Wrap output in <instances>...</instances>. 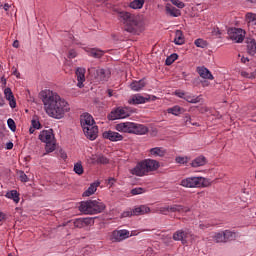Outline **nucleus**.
<instances>
[{
	"label": "nucleus",
	"mask_w": 256,
	"mask_h": 256,
	"mask_svg": "<svg viewBox=\"0 0 256 256\" xmlns=\"http://www.w3.org/2000/svg\"><path fill=\"white\" fill-rule=\"evenodd\" d=\"M167 113H170L171 115H175V117H179V115H183V113H185V109L179 105H176L171 108H168Z\"/></svg>",
	"instance_id": "b1692460"
},
{
	"label": "nucleus",
	"mask_w": 256,
	"mask_h": 256,
	"mask_svg": "<svg viewBox=\"0 0 256 256\" xmlns=\"http://www.w3.org/2000/svg\"><path fill=\"white\" fill-rule=\"evenodd\" d=\"M85 73L86 70L85 68H77L76 69V79H77V87H79V89H83V87H85V85L83 83H85Z\"/></svg>",
	"instance_id": "dca6fc26"
},
{
	"label": "nucleus",
	"mask_w": 256,
	"mask_h": 256,
	"mask_svg": "<svg viewBox=\"0 0 256 256\" xmlns=\"http://www.w3.org/2000/svg\"><path fill=\"white\" fill-rule=\"evenodd\" d=\"M166 153L163 147H155L149 150V157H165Z\"/></svg>",
	"instance_id": "aec40b11"
},
{
	"label": "nucleus",
	"mask_w": 256,
	"mask_h": 256,
	"mask_svg": "<svg viewBox=\"0 0 256 256\" xmlns=\"http://www.w3.org/2000/svg\"><path fill=\"white\" fill-rule=\"evenodd\" d=\"M39 139L42 143H46L45 150L47 153H53L55 151V135L53 134V129L40 132Z\"/></svg>",
	"instance_id": "39448f33"
},
{
	"label": "nucleus",
	"mask_w": 256,
	"mask_h": 256,
	"mask_svg": "<svg viewBox=\"0 0 256 256\" xmlns=\"http://www.w3.org/2000/svg\"><path fill=\"white\" fill-rule=\"evenodd\" d=\"M175 162L178 163L179 165H186V163L189 162V158L178 156L175 158Z\"/></svg>",
	"instance_id": "a19ab883"
},
{
	"label": "nucleus",
	"mask_w": 256,
	"mask_h": 256,
	"mask_svg": "<svg viewBox=\"0 0 256 256\" xmlns=\"http://www.w3.org/2000/svg\"><path fill=\"white\" fill-rule=\"evenodd\" d=\"M74 173H76L77 175H83L84 170L83 164H81V162H77L76 164H74Z\"/></svg>",
	"instance_id": "4c0bfd02"
},
{
	"label": "nucleus",
	"mask_w": 256,
	"mask_h": 256,
	"mask_svg": "<svg viewBox=\"0 0 256 256\" xmlns=\"http://www.w3.org/2000/svg\"><path fill=\"white\" fill-rule=\"evenodd\" d=\"M19 179L22 183H27L29 182V177H27V174H25V172L20 171L19 172Z\"/></svg>",
	"instance_id": "a18cd8bd"
},
{
	"label": "nucleus",
	"mask_w": 256,
	"mask_h": 256,
	"mask_svg": "<svg viewBox=\"0 0 256 256\" xmlns=\"http://www.w3.org/2000/svg\"><path fill=\"white\" fill-rule=\"evenodd\" d=\"M139 233H137V231H132L130 234V237H134L135 235H138Z\"/></svg>",
	"instance_id": "338daca9"
},
{
	"label": "nucleus",
	"mask_w": 256,
	"mask_h": 256,
	"mask_svg": "<svg viewBox=\"0 0 256 256\" xmlns=\"http://www.w3.org/2000/svg\"><path fill=\"white\" fill-rule=\"evenodd\" d=\"M96 163H100L102 165H107V163H109V159H107V157H105V156H98L96 159Z\"/></svg>",
	"instance_id": "37998d69"
},
{
	"label": "nucleus",
	"mask_w": 256,
	"mask_h": 256,
	"mask_svg": "<svg viewBox=\"0 0 256 256\" xmlns=\"http://www.w3.org/2000/svg\"><path fill=\"white\" fill-rule=\"evenodd\" d=\"M131 237V232L126 229L122 230H114L111 235L112 241L115 243H121V241H125V239H129Z\"/></svg>",
	"instance_id": "6e6552de"
},
{
	"label": "nucleus",
	"mask_w": 256,
	"mask_h": 256,
	"mask_svg": "<svg viewBox=\"0 0 256 256\" xmlns=\"http://www.w3.org/2000/svg\"><path fill=\"white\" fill-rule=\"evenodd\" d=\"M237 237V234L233 231H230V230H225L224 231V239L227 243V241H233L235 240Z\"/></svg>",
	"instance_id": "72a5a7b5"
},
{
	"label": "nucleus",
	"mask_w": 256,
	"mask_h": 256,
	"mask_svg": "<svg viewBox=\"0 0 256 256\" xmlns=\"http://www.w3.org/2000/svg\"><path fill=\"white\" fill-rule=\"evenodd\" d=\"M31 125L34 129H41V122H39L38 120L33 119L31 121Z\"/></svg>",
	"instance_id": "3c124183"
},
{
	"label": "nucleus",
	"mask_w": 256,
	"mask_h": 256,
	"mask_svg": "<svg viewBox=\"0 0 256 256\" xmlns=\"http://www.w3.org/2000/svg\"><path fill=\"white\" fill-rule=\"evenodd\" d=\"M205 178L203 177H188L181 180L180 185L186 189H195L203 187Z\"/></svg>",
	"instance_id": "423d86ee"
},
{
	"label": "nucleus",
	"mask_w": 256,
	"mask_h": 256,
	"mask_svg": "<svg viewBox=\"0 0 256 256\" xmlns=\"http://www.w3.org/2000/svg\"><path fill=\"white\" fill-rule=\"evenodd\" d=\"M191 209L189 207H185L180 204H172L170 205V213H189Z\"/></svg>",
	"instance_id": "412c9836"
},
{
	"label": "nucleus",
	"mask_w": 256,
	"mask_h": 256,
	"mask_svg": "<svg viewBox=\"0 0 256 256\" xmlns=\"http://www.w3.org/2000/svg\"><path fill=\"white\" fill-rule=\"evenodd\" d=\"M116 182L117 180L115 178H109L107 185H109V187H113V185H115Z\"/></svg>",
	"instance_id": "4d7b16f0"
},
{
	"label": "nucleus",
	"mask_w": 256,
	"mask_h": 256,
	"mask_svg": "<svg viewBox=\"0 0 256 256\" xmlns=\"http://www.w3.org/2000/svg\"><path fill=\"white\" fill-rule=\"evenodd\" d=\"M229 37H230L231 41H233L234 43H241L242 41H245L244 34L231 33V34H229Z\"/></svg>",
	"instance_id": "7c9ffc66"
},
{
	"label": "nucleus",
	"mask_w": 256,
	"mask_h": 256,
	"mask_svg": "<svg viewBox=\"0 0 256 256\" xmlns=\"http://www.w3.org/2000/svg\"><path fill=\"white\" fill-rule=\"evenodd\" d=\"M6 149H8L9 151L13 149V142L6 143Z\"/></svg>",
	"instance_id": "bf43d9fd"
},
{
	"label": "nucleus",
	"mask_w": 256,
	"mask_h": 256,
	"mask_svg": "<svg viewBox=\"0 0 256 256\" xmlns=\"http://www.w3.org/2000/svg\"><path fill=\"white\" fill-rule=\"evenodd\" d=\"M145 85H147V82H145V79L139 80V81H133L130 84V89H132V91H141Z\"/></svg>",
	"instance_id": "5701e85b"
},
{
	"label": "nucleus",
	"mask_w": 256,
	"mask_h": 256,
	"mask_svg": "<svg viewBox=\"0 0 256 256\" xmlns=\"http://www.w3.org/2000/svg\"><path fill=\"white\" fill-rule=\"evenodd\" d=\"M2 7H3L4 11H9V9H11V4L6 3Z\"/></svg>",
	"instance_id": "13d9d810"
},
{
	"label": "nucleus",
	"mask_w": 256,
	"mask_h": 256,
	"mask_svg": "<svg viewBox=\"0 0 256 256\" xmlns=\"http://www.w3.org/2000/svg\"><path fill=\"white\" fill-rule=\"evenodd\" d=\"M4 95L7 101H9L11 109H15L17 107V102L15 101V96H13V91H11V88H6L4 90Z\"/></svg>",
	"instance_id": "f3484780"
},
{
	"label": "nucleus",
	"mask_w": 256,
	"mask_h": 256,
	"mask_svg": "<svg viewBox=\"0 0 256 256\" xmlns=\"http://www.w3.org/2000/svg\"><path fill=\"white\" fill-rule=\"evenodd\" d=\"M103 139H107L108 141H112L113 143H117V141H123L124 137L119 132L113 130L104 131Z\"/></svg>",
	"instance_id": "9d476101"
},
{
	"label": "nucleus",
	"mask_w": 256,
	"mask_h": 256,
	"mask_svg": "<svg viewBox=\"0 0 256 256\" xmlns=\"http://www.w3.org/2000/svg\"><path fill=\"white\" fill-rule=\"evenodd\" d=\"M207 158L205 156H199L196 159H194L191 163L192 167H203V165H206Z\"/></svg>",
	"instance_id": "bb28decb"
},
{
	"label": "nucleus",
	"mask_w": 256,
	"mask_h": 256,
	"mask_svg": "<svg viewBox=\"0 0 256 256\" xmlns=\"http://www.w3.org/2000/svg\"><path fill=\"white\" fill-rule=\"evenodd\" d=\"M149 99V97H143L140 94H135L130 97L128 103L129 105H143V103H147Z\"/></svg>",
	"instance_id": "4468645a"
},
{
	"label": "nucleus",
	"mask_w": 256,
	"mask_h": 256,
	"mask_svg": "<svg viewBox=\"0 0 256 256\" xmlns=\"http://www.w3.org/2000/svg\"><path fill=\"white\" fill-rule=\"evenodd\" d=\"M143 193H145V189H144V188H141V187H139V188H134V189L131 190V194H132V195H141V194H143Z\"/></svg>",
	"instance_id": "49530a36"
},
{
	"label": "nucleus",
	"mask_w": 256,
	"mask_h": 256,
	"mask_svg": "<svg viewBox=\"0 0 256 256\" xmlns=\"http://www.w3.org/2000/svg\"><path fill=\"white\" fill-rule=\"evenodd\" d=\"M95 221L93 218H77L74 220V227L77 229H83L84 227H89L90 225H93Z\"/></svg>",
	"instance_id": "f8f14e48"
},
{
	"label": "nucleus",
	"mask_w": 256,
	"mask_h": 256,
	"mask_svg": "<svg viewBox=\"0 0 256 256\" xmlns=\"http://www.w3.org/2000/svg\"><path fill=\"white\" fill-rule=\"evenodd\" d=\"M3 219H5V215L0 212V223H1V221H3Z\"/></svg>",
	"instance_id": "69168bd1"
},
{
	"label": "nucleus",
	"mask_w": 256,
	"mask_h": 256,
	"mask_svg": "<svg viewBox=\"0 0 256 256\" xmlns=\"http://www.w3.org/2000/svg\"><path fill=\"white\" fill-rule=\"evenodd\" d=\"M133 210H127L122 213V217H133Z\"/></svg>",
	"instance_id": "5fc2aeb1"
},
{
	"label": "nucleus",
	"mask_w": 256,
	"mask_h": 256,
	"mask_svg": "<svg viewBox=\"0 0 256 256\" xmlns=\"http://www.w3.org/2000/svg\"><path fill=\"white\" fill-rule=\"evenodd\" d=\"M134 215H145V213H149L151 209L145 205H141L132 210Z\"/></svg>",
	"instance_id": "c756f323"
},
{
	"label": "nucleus",
	"mask_w": 256,
	"mask_h": 256,
	"mask_svg": "<svg viewBox=\"0 0 256 256\" xmlns=\"http://www.w3.org/2000/svg\"><path fill=\"white\" fill-rule=\"evenodd\" d=\"M196 72L202 79H208L209 81H213V79H215L213 74H211V71H209V69H207L205 66L197 67Z\"/></svg>",
	"instance_id": "2eb2a0df"
},
{
	"label": "nucleus",
	"mask_w": 256,
	"mask_h": 256,
	"mask_svg": "<svg viewBox=\"0 0 256 256\" xmlns=\"http://www.w3.org/2000/svg\"><path fill=\"white\" fill-rule=\"evenodd\" d=\"M108 96L113 97V90H108Z\"/></svg>",
	"instance_id": "774afa93"
},
{
	"label": "nucleus",
	"mask_w": 256,
	"mask_h": 256,
	"mask_svg": "<svg viewBox=\"0 0 256 256\" xmlns=\"http://www.w3.org/2000/svg\"><path fill=\"white\" fill-rule=\"evenodd\" d=\"M213 239L216 243H226L225 232H218L213 236Z\"/></svg>",
	"instance_id": "f704fd0d"
},
{
	"label": "nucleus",
	"mask_w": 256,
	"mask_h": 256,
	"mask_svg": "<svg viewBox=\"0 0 256 256\" xmlns=\"http://www.w3.org/2000/svg\"><path fill=\"white\" fill-rule=\"evenodd\" d=\"M35 129H36V128H34L33 126L30 127L29 133H30L31 135H33V133H35Z\"/></svg>",
	"instance_id": "e2e57ef3"
},
{
	"label": "nucleus",
	"mask_w": 256,
	"mask_h": 256,
	"mask_svg": "<svg viewBox=\"0 0 256 256\" xmlns=\"http://www.w3.org/2000/svg\"><path fill=\"white\" fill-rule=\"evenodd\" d=\"M159 161L153 159H145L137 163V165L130 170L131 175L136 177H145V175L157 171L159 169Z\"/></svg>",
	"instance_id": "f03ea898"
},
{
	"label": "nucleus",
	"mask_w": 256,
	"mask_h": 256,
	"mask_svg": "<svg viewBox=\"0 0 256 256\" xmlns=\"http://www.w3.org/2000/svg\"><path fill=\"white\" fill-rule=\"evenodd\" d=\"M179 58V55L177 54H171L170 56H168L166 58V61H165V65H173V63H175V61H177V59Z\"/></svg>",
	"instance_id": "c9c22d12"
},
{
	"label": "nucleus",
	"mask_w": 256,
	"mask_h": 256,
	"mask_svg": "<svg viewBox=\"0 0 256 256\" xmlns=\"http://www.w3.org/2000/svg\"><path fill=\"white\" fill-rule=\"evenodd\" d=\"M120 17L124 21H133V16H131V13H129V12H122V13H120Z\"/></svg>",
	"instance_id": "79ce46f5"
},
{
	"label": "nucleus",
	"mask_w": 256,
	"mask_h": 256,
	"mask_svg": "<svg viewBox=\"0 0 256 256\" xmlns=\"http://www.w3.org/2000/svg\"><path fill=\"white\" fill-rule=\"evenodd\" d=\"M15 49H19V40H15L12 44Z\"/></svg>",
	"instance_id": "680f3d73"
},
{
	"label": "nucleus",
	"mask_w": 256,
	"mask_h": 256,
	"mask_svg": "<svg viewBox=\"0 0 256 256\" xmlns=\"http://www.w3.org/2000/svg\"><path fill=\"white\" fill-rule=\"evenodd\" d=\"M5 197H7V199H12L14 203H19V201H21V198L19 197V192H17V190H11L7 192Z\"/></svg>",
	"instance_id": "cd10ccee"
},
{
	"label": "nucleus",
	"mask_w": 256,
	"mask_h": 256,
	"mask_svg": "<svg viewBox=\"0 0 256 256\" xmlns=\"http://www.w3.org/2000/svg\"><path fill=\"white\" fill-rule=\"evenodd\" d=\"M175 45H184L185 44V36L183 34H176L174 38Z\"/></svg>",
	"instance_id": "e433bc0d"
},
{
	"label": "nucleus",
	"mask_w": 256,
	"mask_h": 256,
	"mask_svg": "<svg viewBox=\"0 0 256 256\" xmlns=\"http://www.w3.org/2000/svg\"><path fill=\"white\" fill-rule=\"evenodd\" d=\"M145 5V0H133L130 2L129 7L130 9H143V6Z\"/></svg>",
	"instance_id": "2f4dec72"
},
{
	"label": "nucleus",
	"mask_w": 256,
	"mask_h": 256,
	"mask_svg": "<svg viewBox=\"0 0 256 256\" xmlns=\"http://www.w3.org/2000/svg\"><path fill=\"white\" fill-rule=\"evenodd\" d=\"M184 100L187 101V103H200L201 102V96H193L191 94H187L184 96Z\"/></svg>",
	"instance_id": "473e14b6"
},
{
	"label": "nucleus",
	"mask_w": 256,
	"mask_h": 256,
	"mask_svg": "<svg viewBox=\"0 0 256 256\" xmlns=\"http://www.w3.org/2000/svg\"><path fill=\"white\" fill-rule=\"evenodd\" d=\"M84 51H86L90 57H94V59H101V57L105 55V52L97 48H84Z\"/></svg>",
	"instance_id": "a211bd4d"
},
{
	"label": "nucleus",
	"mask_w": 256,
	"mask_h": 256,
	"mask_svg": "<svg viewBox=\"0 0 256 256\" xmlns=\"http://www.w3.org/2000/svg\"><path fill=\"white\" fill-rule=\"evenodd\" d=\"M184 121L186 125H197V123L191 122V115L186 114L184 117Z\"/></svg>",
	"instance_id": "09e8293b"
},
{
	"label": "nucleus",
	"mask_w": 256,
	"mask_h": 256,
	"mask_svg": "<svg viewBox=\"0 0 256 256\" xmlns=\"http://www.w3.org/2000/svg\"><path fill=\"white\" fill-rule=\"evenodd\" d=\"M240 75H241L242 77H245L246 79H254V74H253V72H252V73H249V72H246V71H242V72L240 73Z\"/></svg>",
	"instance_id": "de8ad7c7"
},
{
	"label": "nucleus",
	"mask_w": 256,
	"mask_h": 256,
	"mask_svg": "<svg viewBox=\"0 0 256 256\" xmlns=\"http://www.w3.org/2000/svg\"><path fill=\"white\" fill-rule=\"evenodd\" d=\"M129 115H131L129 109L118 107L111 111V113L108 115V119L110 121H115L117 119H127Z\"/></svg>",
	"instance_id": "0eeeda50"
},
{
	"label": "nucleus",
	"mask_w": 256,
	"mask_h": 256,
	"mask_svg": "<svg viewBox=\"0 0 256 256\" xmlns=\"http://www.w3.org/2000/svg\"><path fill=\"white\" fill-rule=\"evenodd\" d=\"M43 104L47 115L53 119H63L65 113L71 111L69 102L51 90L43 92Z\"/></svg>",
	"instance_id": "f257e3e1"
},
{
	"label": "nucleus",
	"mask_w": 256,
	"mask_h": 256,
	"mask_svg": "<svg viewBox=\"0 0 256 256\" xmlns=\"http://www.w3.org/2000/svg\"><path fill=\"white\" fill-rule=\"evenodd\" d=\"M79 211L84 215H97L105 211V204L97 200H88L80 203Z\"/></svg>",
	"instance_id": "20e7f679"
},
{
	"label": "nucleus",
	"mask_w": 256,
	"mask_h": 256,
	"mask_svg": "<svg viewBox=\"0 0 256 256\" xmlns=\"http://www.w3.org/2000/svg\"><path fill=\"white\" fill-rule=\"evenodd\" d=\"M83 131L87 139H90V141H95L99 133V128L95 125H92V126H88V128H85Z\"/></svg>",
	"instance_id": "ddd939ff"
},
{
	"label": "nucleus",
	"mask_w": 256,
	"mask_h": 256,
	"mask_svg": "<svg viewBox=\"0 0 256 256\" xmlns=\"http://www.w3.org/2000/svg\"><path fill=\"white\" fill-rule=\"evenodd\" d=\"M246 21L248 23L250 33H255V30H251V27H254V29H256V14L248 12L246 14Z\"/></svg>",
	"instance_id": "6ab92c4d"
},
{
	"label": "nucleus",
	"mask_w": 256,
	"mask_h": 256,
	"mask_svg": "<svg viewBox=\"0 0 256 256\" xmlns=\"http://www.w3.org/2000/svg\"><path fill=\"white\" fill-rule=\"evenodd\" d=\"M247 51L250 55H255L256 53V41L255 39H248L247 40Z\"/></svg>",
	"instance_id": "c85d7f7f"
},
{
	"label": "nucleus",
	"mask_w": 256,
	"mask_h": 256,
	"mask_svg": "<svg viewBox=\"0 0 256 256\" xmlns=\"http://www.w3.org/2000/svg\"><path fill=\"white\" fill-rule=\"evenodd\" d=\"M173 5L178 7V9H183L185 7V3L179 1V0H172Z\"/></svg>",
	"instance_id": "8fccbe9b"
},
{
	"label": "nucleus",
	"mask_w": 256,
	"mask_h": 256,
	"mask_svg": "<svg viewBox=\"0 0 256 256\" xmlns=\"http://www.w3.org/2000/svg\"><path fill=\"white\" fill-rule=\"evenodd\" d=\"M166 13L170 17H179L181 15V11L171 5H166Z\"/></svg>",
	"instance_id": "a878e982"
},
{
	"label": "nucleus",
	"mask_w": 256,
	"mask_h": 256,
	"mask_svg": "<svg viewBox=\"0 0 256 256\" xmlns=\"http://www.w3.org/2000/svg\"><path fill=\"white\" fill-rule=\"evenodd\" d=\"M80 123L82 129H87L88 127L94 126L95 125V120H93V116L91 114L86 113L82 114L80 117Z\"/></svg>",
	"instance_id": "9b49d317"
},
{
	"label": "nucleus",
	"mask_w": 256,
	"mask_h": 256,
	"mask_svg": "<svg viewBox=\"0 0 256 256\" xmlns=\"http://www.w3.org/2000/svg\"><path fill=\"white\" fill-rule=\"evenodd\" d=\"M175 95L177 97H179L180 99H185V95H187V93L183 92V91H176Z\"/></svg>",
	"instance_id": "6e6d98bb"
},
{
	"label": "nucleus",
	"mask_w": 256,
	"mask_h": 256,
	"mask_svg": "<svg viewBox=\"0 0 256 256\" xmlns=\"http://www.w3.org/2000/svg\"><path fill=\"white\" fill-rule=\"evenodd\" d=\"M158 211L161 215H167L168 213H171V205L162 206Z\"/></svg>",
	"instance_id": "ea45409f"
},
{
	"label": "nucleus",
	"mask_w": 256,
	"mask_h": 256,
	"mask_svg": "<svg viewBox=\"0 0 256 256\" xmlns=\"http://www.w3.org/2000/svg\"><path fill=\"white\" fill-rule=\"evenodd\" d=\"M202 85H203V87H208L209 82H208V81H203V82H202Z\"/></svg>",
	"instance_id": "0e129e2a"
},
{
	"label": "nucleus",
	"mask_w": 256,
	"mask_h": 256,
	"mask_svg": "<svg viewBox=\"0 0 256 256\" xmlns=\"http://www.w3.org/2000/svg\"><path fill=\"white\" fill-rule=\"evenodd\" d=\"M111 73L109 72V70H105V69H98L96 71V78L98 79V81H107V79H109Z\"/></svg>",
	"instance_id": "4be33fe9"
},
{
	"label": "nucleus",
	"mask_w": 256,
	"mask_h": 256,
	"mask_svg": "<svg viewBox=\"0 0 256 256\" xmlns=\"http://www.w3.org/2000/svg\"><path fill=\"white\" fill-rule=\"evenodd\" d=\"M68 57H69V59H75V57H77V51H75L73 49L69 50Z\"/></svg>",
	"instance_id": "603ef678"
},
{
	"label": "nucleus",
	"mask_w": 256,
	"mask_h": 256,
	"mask_svg": "<svg viewBox=\"0 0 256 256\" xmlns=\"http://www.w3.org/2000/svg\"><path fill=\"white\" fill-rule=\"evenodd\" d=\"M228 33H245V30L243 29H237V28H230L228 30Z\"/></svg>",
	"instance_id": "864d4df0"
},
{
	"label": "nucleus",
	"mask_w": 256,
	"mask_h": 256,
	"mask_svg": "<svg viewBox=\"0 0 256 256\" xmlns=\"http://www.w3.org/2000/svg\"><path fill=\"white\" fill-rule=\"evenodd\" d=\"M241 63H249V58L245 57V56H242L241 57Z\"/></svg>",
	"instance_id": "052dcab7"
},
{
	"label": "nucleus",
	"mask_w": 256,
	"mask_h": 256,
	"mask_svg": "<svg viewBox=\"0 0 256 256\" xmlns=\"http://www.w3.org/2000/svg\"><path fill=\"white\" fill-rule=\"evenodd\" d=\"M115 130L119 133H130L134 135H145L149 129L143 124L134 122H121L115 125Z\"/></svg>",
	"instance_id": "7ed1b4c3"
},
{
	"label": "nucleus",
	"mask_w": 256,
	"mask_h": 256,
	"mask_svg": "<svg viewBox=\"0 0 256 256\" xmlns=\"http://www.w3.org/2000/svg\"><path fill=\"white\" fill-rule=\"evenodd\" d=\"M194 45H196L200 49H205V47H207V41H205L201 38H198L194 41Z\"/></svg>",
	"instance_id": "58836bf2"
},
{
	"label": "nucleus",
	"mask_w": 256,
	"mask_h": 256,
	"mask_svg": "<svg viewBox=\"0 0 256 256\" xmlns=\"http://www.w3.org/2000/svg\"><path fill=\"white\" fill-rule=\"evenodd\" d=\"M188 237H191V231L187 228L177 230L173 234V240L174 241H181L182 245H185L187 243V238Z\"/></svg>",
	"instance_id": "1a4fd4ad"
},
{
	"label": "nucleus",
	"mask_w": 256,
	"mask_h": 256,
	"mask_svg": "<svg viewBox=\"0 0 256 256\" xmlns=\"http://www.w3.org/2000/svg\"><path fill=\"white\" fill-rule=\"evenodd\" d=\"M99 182L92 183L88 189L83 193V197H91V195H95V192L97 191V187H99Z\"/></svg>",
	"instance_id": "393cba45"
},
{
	"label": "nucleus",
	"mask_w": 256,
	"mask_h": 256,
	"mask_svg": "<svg viewBox=\"0 0 256 256\" xmlns=\"http://www.w3.org/2000/svg\"><path fill=\"white\" fill-rule=\"evenodd\" d=\"M7 124H8L9 129H11L12 131L17 130V125H15V120L14 119L9 118L7 120Z\"/></svg>",
	"instance_id": "c03bdc74"
}]
</instances>
